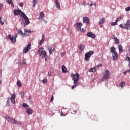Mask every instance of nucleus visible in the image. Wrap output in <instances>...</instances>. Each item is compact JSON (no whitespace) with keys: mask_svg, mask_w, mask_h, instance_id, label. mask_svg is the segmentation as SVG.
Returning a JSON list of instances; mask_svg holds the SVG:
<instances>
[{"mask_svg":"<svg viewBox=\"0 0 130 130\" xmlns=\"http://www.w3.org/2000/svg\"><path fill=\"white\" fill-rule=\"evenodd\" d=\"M72 80H74V85L72 86V90H74L77 86H78V81L80 80V75H79V73H76L75 75L72 74Z\"/></svg>","mask_w":130,"mask_h":130,"instance_id":"nucleus-1","label":"nucleus"},{"mask_svg":"<svg viewBox=\"0 0 130 130\" xmlns=\"http://www.w3.org/2000/svg\"><path fill=\"white\" fill-rule=\"evenodd\" d=\"M6 119L9 122H11V123H13L14 124H22L21 122L17 121L15 118H13L10 116H6Z\"/></svg>","mask_w":130,"mask_h":130,"instance_id":"nucleus-2","label":"nucleus"},{"mask_svg":"<svg viewBox=\"0 0 130 130\" xmlns=\"http://www.w3.org/2000/svg\"><path fill=\"white\" fill-rule=\"evenodd\" d=\"M119 27L122 28V29H126V30H129L130 29V20H129V19H128L126 21V23L120 24Z\"/></svg>","mask_w":130,"mask_h":130,"instance_id":"nucleus-3","label":"nucleus"},{"mask_svg":"<svg viewBox=\"0 0 130 130\" xmlns=\"http://www.w3.org/2000/svg\"><path fill=\"white\" fill-rule=\"evenodd\" d=\"M94 54V51H90L89 52H87L85 54V60L88 61L89 59H90V57L92 56Z\"/></svg>","mask_w":130,"mask_h":130,"instance_id":"nucleus-4","label":"nucleus"},{"mask_svg":"<svg viewBox=\"0 0 130 130\" xmlns=\"http://www.w3.org/2000/svg\"><path fill=\"white\" fill-rule=\"evenodd\" d=\"M25 13L20 9H15L14 10V16H18V15H19L20 17H22V16Z\"/></svg>","mask_w":130,"mask_h":130,"instance_id":"nucleus-5","label":"nucleus"},{"mask_svg":"<svg viewBox=\"0 0 130 130\" xmlns=\"http://www.w3.org/2000/svg\"><path fill=\"white\" fill-rule=\"evenodd\" d=\"M109 76H110V72L109 71L106 70L105 72L103 74V79H105V80H108L109 79Z\"/></svg>","mask_w":130,"mask_h":130,"instance_id":"nucleus-6","label":"nucleus"},{"mask_svg":"<svg viewBox=\"0 0 130 130\" xmlns=\"http://www.w3.org/2000/svg\"><path fill=\"white\" fill-rule=\"evenodd\" d=\"M31 49V43L29 42L28 45L23 49L24 53H27Z\"/></svg>","mask_w":130,"mask_h":130,"instance_id":"nucleus-7","label":"nucleus"},{"mask_svg":"<svg viewBox=\"0 0 130 130\" xmlns=\"http://www.w3.org/2000/svg\"><path fill=\"white\" fill-rule=\"evenodd\" d=\"M17 37H18V35H15L14 37H12V36H11V35H9L8 36V38L12 42H16V40L17 39Z\"/></svg>","mask_w":130,"mask_h":130,"instance_id":"nucleus-8","label":"nucleus"},{"mask_svg":"<svg viewBox=\"0 0 130 130\" xmlns=\"http://www.w3.org/2000/svg\"><path fill=\"white\" fill-rule=\"evenodd\" d=\"M21 18H24V19L25 20L26 25H29V24H30V21H29V18H28V17H27L25 13L23 15Z\"/></svg>","mask_w":130,"mask_h":130,"instance_id":"nucleus-9","label":"nucleus"},{"mask_svg":"<svg viewBox=\"0 0 130 130\" xmlns=\"http://www.w3.org/2000/svg\"><path fill=\"white\" fill-rule=\"evenodd\" d=\"M17 32H18V34H20L21 35V36H22V37H26V36H29V34H27L25 32H23L22 30H21L20 29L17 30Z\"/></svg>","mask_w":130,"mask_h":130,"instance_id":"nucleus-10","label":"nucleus"},{"mask_svg":"<svg viewBox=\"0 0 130 130\" xmlns=\"http://www.w3.org/2000/svg\"><path fill=\"white\" fill-rule=\"evenodd\" d=\"M42 58H45V61H47L48 55H47V52L46 51L44 50V53H43V54H42Z\"/></svg>","mask_w":130,"mask_h":130,"instance_id":"nucleus-11","label":"nucleus"},{"mask_svg":"<svg viewBox=\"0 0 130 130\" xmlns=\"http://www.w3.org/2000/svg\"><path fill=\"white\" fill-rule=\"evenodd\" d=\"M44 48H40L38 52V54H39L40 56H42V54L44 53Z\"/></svg>","mask_w":130,"mask_h":130,"instance_id":"nucleus-12","label":"nucleus"},{"mask_svg":"<svg viewBox=\"0 0 130 130\" xmlns=\"http://www.w3.org/2000/svg\"><path fill=\"white\" fill-rule=\"evenodd\" d=\"M87 37H90V38H92V39H94L95 37H96V36L95 34H93L92 32H88L86 34Z\"/></svg>","mask_w":130,"mask_h":130,"instance_id":"nucleus-13","label":"nucleus"},{"mask_svg":"<svg viewBox=\"0 0 130 130\" xmlns=\"http://www.w3.org/2000/svg\"><path fill=\"white\" fill-rule=\"evenodd\" d=\"M112 56L114 60H116L117 58H118V54L117 53V52L112 53Z\"/></svg>","mask_w":130,"mask_h":130,"instance_id":"nucleus-14","label":"nucleus"},{"mask_svg":"<svg viewBox=\"0 0 130 130\" xmlns=\"http://www.w3.org/2000/svg\"><path fill=\"white\" fill-rule=\"evenodd\" d=\"M68 111H67V109H63L62 110L61 112L60 116H66L67 114H68Z\"/></svg>","mask_w":130,"mask_h":130,"instance_id":"nucleus-15","label":"nucleus"},{"mask_svg":"<svg viewBox=\"0 0 130 130\" xmlns=\"http://www.w3.org/2000/svg\"><path fill=\"white\" fill-rule=\"evenodd\" d=\"M76 26L77 27V30H81V28H82V26H83V24L81 23L77 22L76 24Z\"/></svg>","mask_w":130,"mask_h":130,"instance_id":"nucleus-16","label":"nucleus"},{"mask_svg":"<svg viewBox=\"0 0 130 130\" xmlns=\"http://www.w3.org/2000/svg\"><path fill=\"white\" fill-rule=\"evenodd\" d=\"M83 22H84V23H86L87 25H89V24L90 23V20H89V18L87 17H83Z\"/></svg>","mask_w":130,"mask_h":130,"instance_id":"nucleus-17","label":"nucleus"},{"mask_svg":"<svg viewBox=\"0 0 130 130\" xmlns=\"http://www.w3.org/2000/svg\"><path fill=\"white\" fill-rule=\"evenodd\" d=\"M44 37H45V35H44V34H42V39L40 42V45L41 46L43 44V42H44V41H45V39L44 38Z\"/></svg>","mask_w":130,"mask_h":130,"instance_id":"nucleus-18","label":"nucleus"},{"mask_svg":"<svg viewBox=\"0 0 130 130\" xmlns=\"http://www.w3.org/2000/svg\"><path fill=\"white\" fill-rule=\"evenodd\" d=\"M16 98V94H13L12 95L11 97L10 98V100L12 103H15V99Z\"/></svg>","mask_w":130,"mask_h":130,"instance_id":"nucleus-19","label":"nucleus"},{"mask_svg":"<svg viewBox=\"0 0 130 130\" xmlns=\"http://www.w3.org/2000/svg\"><path fill=\"white\" fill-rule=\"evenodd\" d=\"M26 112L28 115H30V114H32L33 113V110L30 108H27L26 109Z\"/></svg>","mask_w":130,"mask_h":130,"instance_id":"nucleus-20","label":"nucleus"},{"mask_svg":"<svg viewBox=\"0 0 130 130\" xmlns=\"http://www.w3.org/2000/svg\"><path fill=\"white\" fill-rule=\"evenodd\" d=\"M118 49L119 53H121V52H123V48H122V46H121V45H119Z\"/></svg>","mask_w":130,"mask_h":130,"instance_id":"nucleus-21","label":"nucleus"},{"mask_svg":"<svg viewBox=\"0 0 130 130\" xmlns=\"http://www.w3.org/2000/svg\"><path fill=\"white\" fill-rule=\"evenodd\" d=\"M78 47L80 50H81V51H83L85 48V46L83 44H81Z\"/></svg>","mask_w":130,"mask_h":130,"instance_id":"nucleus-22","label":"nucleus"},{"mask_svg":"<svg viewBox=\"0 0 130 130\" xmlns=\"http://www.w3.org/2000/svg\"><path fill=\"white\" fill-rule=\"evenodd\" d=\"M24 33H25V34H27V33L28 34H31V33H33V31L24 28Z\"/></svg>","mask_w":130,"mask_h":130,"instance_id":"nucleus-23","label":"nucleus"},{"mask_svg":"<svg viewBox=\"0 0 130 130\" xmlns=\"http://www.w3.org/2000/svg\"><path fill=\"white\" fill-rule=\"evenodd\" d=\"M55 49L53 47H51L49 48V52L50 54H52L53 53V52L54 51Z\"/></svg>","mask_w":130,"mask_h":130,"instance_id":"nucleus-24","label":"nucleus"},{"mask_svg":"<svg viewBox=\"0 0 130 130\" xmlns=\"http://www.w3.org/2000/svg\"><path fill=\"white\" fill-rule=\"evenodd\" d=\"M55 5L56 6V8L57 9H60V6L59 5L60 4L58 2V0H57L55 2Z\"/></svg>","mask_w":130,"mask_h":130,"instance_id":"nucleus-25","label":"nucleus"},{"mask_svg":"<svg viewBox=\"0 0 130 130\" xmlns=\"http://www.w3.org/2000/svg\"><path fill=\"white\" fill-rule=\"evenodd\" d=\"M114 39L115 44H119V40H118V39H117L116 37H114Z\"/></svg>","mask_w":130,"mask_h":130,"instance_id":"nucleus-26","label":"nucleus"},{"mask_svg":"<svg viewBox=\"0 0 130 130\" xmlns=\"http://www.w3.org/2000/svg\"><path fill=\"white\" fill-rule=\"evenodd\" d=\"M62 72L63 73H67V72H68V69L64 67V65L62 66Z\"/></svg>","mask_w":130,"mask_h":130,"instance_id":"nucleus-27","label":"nucleus"},{"mask_svg":"<svg viewBox=\"0 0 130 130\" xmlns=\"http://www.w3.org/2000/svg\"><path fill=\"white\" fill-rule=\"evenodd\" d=\"M0 24L1 25H4V24H5V19L2 17H0Z\"/></svg>","mask_w":130,"mask_h":130,"instance_id":"nucleus-28","label":"nucleus"},{"mask_svg":"<svg viewBox=\"0 0 130 130\" xmlns=\"http://www.w3.org/2000/svg\"><path fill=\"white\" fill-rule=\"evenodd\" d=\"M7 2L9 4L11 5V6L14 8V4H13V1L12 0H7Z\"/></svg>","mask_w":130,"mask_h":130,"instance_id":"nucleus-29","label":"nucleus"},{"mask_svg":"<svg viewBox=\"0 0 130 130\" xmlns=\"http://www.w3.org/2000/svg\"><path fill=\"white\" fill-rule=\"evenodd\" d=\"M116 50V49H115V47H113L111 48L110 51L112 53H114V52H116V51H115Z\"/></svg>","mask_w":130,"mask_h":130,"instance_id":"nucleus-30","label":"nucleus"},{"mask_svg":"<svg viewBox=\"0 0 130 130\" xmlns=\"http://www.w3.org/2000/svg\"><path fill=\"white\" fill-rule=\"evenodd\" d=\"M20 66H24V64H26V61L24 60H20L19 62Z\"/></svg>","mask_w":130,"mask_h":130,"instance_id":"nucleus-31","label":"nucleus"},{"mask_svg":"<svg viewBox=\"0 0 130 130\" xmlns=\"http://www.w3.org/2000/svg\"><path fill=\"white\" fill-rule=\"evenodd\" d=\"M40 18L41 19V20L43 19V18H44V13L43 12H41L40 14Z\"/></svg>","mask_w":130,"mask_h":130,"instance_id":"nucleus-32","label":"nucleus"},{"mask_svg":"<svg viewBox=\"0 0 130 130\" xmlns=\"http://www.w3.org/2000/svg\"><path fill=\"white\" fill-rule=\"evenodd\" d=\"M105 22V19H104V18H102L100 19L99 24L100 25H101V24H103Z\"/></svg>","mask_w":130,"mask_h":130,"instance_id":"nucleus-33","label":"nucleus"},{"mask_svg":"<svg viewBox=\"0 0 130 130\" xmlns=\"http://www.w3.org/2000/svg\"><path fill=\"white\" fill-rule=\"evenodd\" d=\"M96 68H95V67H94V68L92 69H90L89 70V72H90V73H95L96 72Z\"/></svg>","mask_w":130,"mask_h":130,"instance_id":"nucleus-34","label":"nucleus"},{"mask_svg":"<svg viewBox=\"0 0 130 130\" xmlns=\"http://www.w3.org/2000/svg\"><path fill=\"white\" fill-rule=\"evenodd\" d=\"M121 19H122V17L121 16H119V17H118L116 20V22L117 23H118V22H119V21L121 20Z\"/></svg>","mask_w":130,"mask_h":130,"instance_id":"nucleus-35","label":"nucleus"},{"mask_svg":"<svg viewBox=\"0 0 130 130\" xmlns=\"http://www.w3.org/2000/svg\"><path fill=\"white\" fill-rule=\"evenodd\" d=\"M22 107H24L25 108H27V107H29V105L25 103L22 104Z\"/></svg>","mask_w":130,"mask_h":130,"instance_id":"nucleus-36","label":"nucleus"},{"mask_svg":"<svg viewBox=\"0 0 130 130\" xmlns=\"http://www.w3.org/2000/svg\"><path fill=\"white\" fill-rule=\"evenodd\" d=\"M32 3V6L34 7V8H35V6H36V3H37V0H33Z\"/></svg>","mask_w":130,"mask_h":130,"instance_id":"nucleus-37","label":"nucleus"},{"mask_svg":"<svg viewBox=\"0 0 130 130\" xmlns=\"http://www.w3.org/2000/svg\"><path fill=\"white\" fill-rule=\"evenodd\" d=\"M125 86V82H122L120 84V87L121 88H122V87H124Z\"/></svg>","mask_w":130,"mask_h":130,"instance_id":"nucleus-38","label":"nucleus"},{"mask_svg":"<svg viewBox=\"0 0 130 130\" xmlns=\"http://www.w3.org/2000/svg\"><path fill=\"white\" fill-rule=\"evenodd\" d=\"M17 84L18 87H21L22 86V82H21V81H18Z\"/></svg>","mask_w":130,"mask_h":130,"instance_id":"nucleus-39","label":"nucleus"},{"mask_svg":"<svg viewBox=\"0 0 130 130\" xmlns=\"http://www.w3.org/2000/svg\"><path fill=\"white\" fill-rule=\"evenodd\" d=\"M117 24V22H116V20L115 22H111V26H115V25Z\"/></svg>","mask_w":130,"mask_h":130,"instance_id":"nucleus-40","label":"nucleus"},{"mask_svg":"<svg viewBox=\"0 0 130 130\" xmlns=\"http://www.w3.org/2000/svg\"><path fill=\"white\" fill-rule=\"evenodd\" d=\"M48 81L47 79H44L42 80V83H43V84H45L46 83H47Z\"/></svg>","mask_w":130,"mask_h":130,"instance_id":"nucleus-41","label":"nucleus"},{"mask_svg":"<svg viewBox=\"0 0 130 130\" xmlns=\"http://www.w3.org/2000/svg\"><path fill=\"white\" fill-rule=\"evenodd\" d=\"M100 67H102V64H99V65L95 66L94 68L97 69V68H99Z\"/></svg>","mask_w":130,"mask_h":130,"instance_id":"nucleus-42","label":"nucleus"},{"mask_svg":"<svg viewBox=\"0 0 130 130\" xmlns=\"http://www.w3.org/2000/svg\"><path fill=\"white\" fill-rule=\"evenodd\" d=\"M83 6H89V4L88 3H87L86 2H84L83 3Z\"/></svg>","mask_w":130,"mask_h":130,"instance_id":"nucleus-43","label":"nucleus"},{"mask_svg":"<svg viewBox=\"0 0 130 130\" xmlns=\"http://www.w3.org/2000/svg\"><path fill=\"white\" fill-rule=\"evenodd\" d=\"M129 10H130V7H127V8H125V11L126 12H129Z\"/></svg>","mask_w":130,"mask_h":130,"instance_id":"nucleus-44","label":"nucleus"},{"mask_svg":"<svg viewBox=\"0 0 130 130\" xmlns=\"http://www.w3.org/2000/svg\"><path fill=\"white\" fill-rule=\"evenodd\" d=\"M54 99V98L53 95H52V97L51 98V101H50L51 102H53Z\"/></svg>","mask_w":130,"mask_h":130,"instance_id":"nucleus-45","label":"nucleus"},{"mask_svg":"<svg viewBox=\"0 0 130 130\" xmlns=\"http://www.w3.org/2000/svg\"><path fill=\"white\" fill-rule=\"evenodd\" d=\"M3 76V71L2 70H0V78Z\"/></svg>","mask_w":130,"mask_h":130,"instance_id":"nucleus-46","label":"nucleus"},{"mask_svg":"<svg viewBox=\"0 0 130 130\" xmlns=\"http://www.w3.org/2000/svg\"><path fill=\"white\" fill-rule=\"evenodd\" d=\"M20 94L22 95H21V97H23V96H24V92L23 91H21L20 92Z\"/></svg>","mask_w":130,"mask_h":130,"instance_id":"nucleus-47","label":"nucleus"},{"mask_svg":"<svg viewBox=\"0 0 130 130\" xmlns=\"http://www.w3.org/2000/svg\"><path fill=\"white\" fill-rule=\"evenodd\" d=\"M23 6H24V4H23V3H20L19 4V6L20 7H23Z\"/></svg>","mask_w":130,"mask_h":130,"instance_id":"nucleus-48","label":"nucleus"},{"mask_svg":"<svg viewBox=\"0 0 130 130\" xmlns=\"http://www.w3.org/2000/svg\"><path fill=\"white\" fill-rule=\"evenodd\" d=\"M80 30V32H85V30L84 28H82Z\"/></svg>","mask_w":130,"mask_h":130,"instance_id":"nucleus-49","label":"nucleus"},{"mask_svg":"<svg viewBox=\"0 0 130 130\" xmlns=\"http://www.w3.org/2000/svg\"><path fill=\"white\" fill-rule=\"evenodd\" d=\"M94 4L93 3H91L90 5L89 4L88 6H89V7H90V8Z\"/></svg>","mask_w":130,"mask_h":130,"instance_id":"nucleus-50","label":"nucleus"},{"mask_svg":"<svg viewBox=\"0 0 130 130\" xmlns=\"http://www.w3.org/2000/svg\"><path fill=\"white\" fill-rule=\"evenodd\" d=\"M3 9V5L1 3H0V9Z\"/></svg>","mask_w":130,"mask_h":130,"instance_id":"nucleus-51","label":"nucleus"},{"mask_svg":"<svg viewBox=\"0 0 130 130\" xmlns=\"http://www.w3.org/2000/svg\"><path fill=\"white\" fill-rule=\"evenodd\" d=\"M48 76L49 77H51V74L49 72H48Z\"/></svg>","mask_w":130,"mask_h":130,"instance_id":"nucleus-52","label":"nucleus"},{"mask_svg":"<svg viewBox=\"0 0 130 130\" xmlns=\"http://www.w3.org/2000/svg\"><path fill=\"white\" fill-rule=\"evenodd\" d=\"M129 58H130V57H127L126 58V60H128L129 59Z\"/></svg>","mask_w":130,"mask_h":130,"instance_id":"nucleus-53","label":"nucleus"},{"mask_svg":"<svg viewBox=\"0 0 130 130\" xmlns=\"http://www.w3.org/2000/svg\"><path fill=\"white\" fill-rule=\"evenodd\" d=\"M126 73H129L130 72V70H127L126 71Z\"/></svg>","mask_w":130,"mask_h":130,"instance_id":"nucleus-54","label":"nucleus"},{"mask_svg":"<svg viewBox=\"0 0 130 130\" xmlns=\"http://www.w3.org/2000/svg\"><path fill=\"white\" fill-rule=\"evenodd\" d=\"M126 71H124V72H123V74H124V75H126Z\"/></svg>","mask_w":130,"mask_h":130,"instance_id":"nucleus-55","label":"nucleus"},{"mask_svg":"<svg viewBox=\"0 0 130 130\" xmlns=\"http://www.w3.org/2000/svg\"><path fill=\"white\" fill-rule=\"evenodd\" d=\"M9 103H10V100H9L7 102V104H9Z\"/></svg>","mask_w":130,"mask_h":130,"instance_id":"nucleus-56","label":"nucleus"},{"mask_svg":"<svg viewBox=\"0 0 130 130\" xmlns=\"http://www.w3.org/2000/svg\"><path fill=\"white\" fill-rule=\"evenodd\" d=\"M2 84V80H0V85Z\"/></svg>","mask_w":130,"mask_h":130,"instance_id":"nucleus-57","label":"nucleus"},{"mask_svg":"<svg viewBox=\"0 0 130 130\" xmlns=\"http://www.w3.org/2000/svg\"><path fill=\"white\" fill-rule=\"evenodd\" d=\"M94 7H96V3H95L94 4Z\"/></svg>","mask_w":130,"mask_h":130,"instance_id":"nucleus-58","label":"nucleus"},{"mask_svg":"<svg viewBox=\"0 0 130 130\" xmlns=\"http://www.w3.org/2000/svg\"><path fill=\"white\" fill-rule=\"evenodd\" d=\"M128 67H130V61H129V63H128Z\"/></svg>","mask_w":130,"mask_h":130,"instance_id":"nucleus-59","label":"nucleus"},{"mask_svg":"<svg viewBox=\"0 0 130 130\" xmlns=\"http://www.w3.org/2000/svg\"><path fill=\"white\" fill-rule=\"evenodd\" d=\"M100 27L101 28H102V27H103V26L100 25Z\"/></svg>","mask_w":130,"mask_h":130,"instance_id":"nucleus-60","label":"nucleus"},{"mask_svg":"<svg viewBox=\"0 0 130 130\" xmlns=\"http://www.w3.org/2000/svg\"><path fill=\"white\" fill-rule=\"evenodd\" d=\"M128 61H130V58H129V60H128Z\"/></svg>","mask_w":130,"mask_h":130,"instance_id":"nucleus-61","label":"nucleus"}]
</instances>
